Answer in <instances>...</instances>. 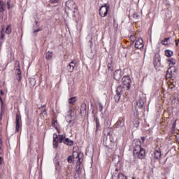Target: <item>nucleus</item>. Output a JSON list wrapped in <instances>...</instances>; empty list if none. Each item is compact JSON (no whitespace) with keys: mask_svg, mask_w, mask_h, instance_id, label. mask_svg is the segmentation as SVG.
I'll return each mask as SVG.
<instances>
[{"mask_svg":"<svg viewBox=\"0 0 179 179\" xmlns=\"http://www.w3.org/2000/svg\"><path fill=\"white\" fill-rule=\"evenodd\" d=\"M65 10L68 15H73V17H76V13H78V6H76L73 0H68L66 1Z\"/></svg>","mask_w":179,"mask_h":179,"instance_id":"obj_1","label":"nucleus"},{"mask_svg":"<svg viewBox=\"0 0 179 179\" xmlns=\"http://www.w3.org/2000/svg\"><path fill=\"white\" fill-rule=\"evenodd\" d=\"M115 135L108 133V135L103 138V145L107 149H113L115 143Z\"/></svg>","mask_w":179,"mask_h":179,"instance_id":"obj_2","label":"nucleus"},{"mask_svg":"<svg viewBox=\"0 0 179 179\" xmlns=\"http://www.w3.org/2000/svg\"><path fill=\"white\" fill-rule=\"evenodd\" d=\"M141 142L140 140H136L134 143V151H133V155H138V152H140L139 157H145V149L142 148L141 147Z\"/></svg>","mask_w":179,"mask_h":179,"instance_id":"obj_3","label":"nucleus"},{"mask_svg":"<svg viewBox=\"0 0 179 179\" xmlns=\"http://www.w3.org/2000/svg\"><path fill=\"white\" fill-rule=\"evenodd\" d=\"M65 141V135H57V134H53V148L54 149H57L58 148V142L59 143H64Z\"/></svg>","mask_w":179,"mask_h":179,"instance_id":"obj_4","label":"nucleus"},{"mask_svg":"<svg viewBox=\"0 0 179 179\" xmlns=\"http://www.w3.org/2000/svg\"><path fill=\"white\" fill-rule=\"evenodd\" d=\"M115 127L118 129V131H124L125 130V117H119L117 122L115 124Z\"/></svg>","mask_w":179,"mask_h":179,"instance_id":"obj_5","label":"nucleus"},{"mask_svg":"<svg viewBox=\"0 0 179 179\" xmlns=\"http://www.w3.org/2000/svg\"><path fill=\"white\" fill-rule=\"evenodd\" d=\"M132 80H131V77L129 76H124L122 78V83L127 89V90H129L131 89V83Z\"/></svg>","mask_w":179,"mask_h":179,"instance_id":"obj_6","label":"nucleus"},{"mask_svg":"<svg viewBox=\"0 0 179 179\" xmlns=\"http://www.w3.org/2000/svg\"><path fill=\"white\" fill-rule=\"evenodd\" d=\"M110 9V6L107 4H103L99 8V15L101 17H106V15L108 14V10Z\"/></svg>","mask_w":179,"mask_h":179,"instance_id":"obj_7","label":"nucleus"},{"mask_svg":"<svg viewBox=\"0 0 179 179\" xmlns=\"http://www.w3.org/2000/svg\"><path fill=\"white\" fill-rule=\"evenodd\" d=\"M122 93H124V91L122 90V87L118 86L116 89V94L114 96V100L115 103L120 102L121 96H122Z\"/></svg>","mask_w":179,"mask_h":179,"instance_id":"obj_8","label":"nucleus"},{"mask_svg":"<svg viewBox=\"0 0 179 179\" xmlns=\"http://www.w3.org/2000/svg\"><path fill=\"white\" fill-rule=\"evenodd\" d=\"M160 61H161L160 55H156L153 60V64L155 69H159V68L162 66V63Z\"/></svg>","mask_w":179,"mask_h":179,"instance_id":"obj_9","label":"nucleus"},{"mask_svg":"<svg viewBox=\"0 0 179 179\" xmlns=\"http://www.w3.org/2000/svg\"><path fill=\"white\" fill-rule=\"evenodd\" d=\"M15 75H17V80L20 82L22 79V71H20L19 62H15Z\"/></svg>","mask_w":179,"mask_h":179,"instance_id":"obj_10","label":"nucleus"},{"mask_svg":"<svg viewBox=\"0 0 179 179\" xmlns=\"http://www.w3.org/2000/svg\"><path fill=\"white\" fill-rule=\"evenodd\" d=\"M143 39H142V38H138L135 43L136 48H138V50H142V48H143Z\"/></svg>","mask_w":179,"mask_h":179,"instance_id":"obj_11","label":"nucleus"},{"mask_svg":"<svg viewBox=\"0 0 179 179\" xmlns=\"http://www.w3.org/2000/svg\"><path fill=\"white\" fill-rule=\"evenodd\" d=\"M113 78L115 80H120L122 78V71L120 69L115 71Z\"/></svg>","mask_w":179,"mask_h":179,"instance_id":"obj_12","label":"nucleus"},{"mask_svg":"<svg viewBox=\"0 0 179 179\" xmlns=\"http://www.w3.org/2000/svg\"><path fill=\"white\" fill-rule=\"evenodd\" d=\"M1 101V112H0V120H2V116L5 114V105H3V101L2 98L0 96Z\"/></svg>","mask_w":179,"mask_h":179,"instance_id":"obj_13","label":"nucleus"},{"mask_svg":"<svg viewBox=\"0 0 179 179\" xmlns=\"http://www.w3.org/2000/svg\"><path fill=\"white\" fill-rule=\"evenodd\" d=\"M15 131L19 132V129L20 128V116L19 115H16V122H15Z\"/></svg>","mask_w":179,"mask_h":179,"instance_id":"obj_14","label":"nucleus"},{"mask_svg":"<svg viewBox=\"0 0 179 179\" xmlns=\"http://www.w3.org/2000/svg\"><path fill=\"white\" fill-rule=\"evenodd\" d=\"M77 156L76 157V159H78V164L76 166L77 169V173L79 174L82 171V169H80V157H79V153L76 152Z\"/></svg>","mask_w":179,"mask_h":179,"instance_id":"obj_15","label":"nucleus"},{"mask_svg":"<svg viewBox=\"0 0 179 179\" xmlns=\"http://www.w3.org/2000/svg\"><path fill=\"white\" fill-rule=\"evenodd\" d=\"M145 104V101L142 98H139L136 102V107L138 108H143V105Z\"/></svg>","mask_w":179,"mask_h":179,"instance_id":"obj_16","label":"nucleus"},{"mask_svg":"<svg viewBox=\"0 0 179 179\" xmlns=\"http://www.w3.org/2000/svg\"><path fill=\"white\" fill-rule=\"evenodd\" d=\"M75 66H76V63L75 60H73L68 66L69 72H73V69H75Z\"/></svg>","mask_w":179,"mask_h":179,"instance_id":"obj_17","label":"nucleus"},{"mask_svg":"<svg viewBox=\"0 0 179 179\" xmlns=\"http://www.w3.org/2000/svg\"><path fill=\"white\" fill-rule=\"evenodd\" d=\"M52 57H54V54L52 53V52H46L45 58L48 61H51V59H52Z\"/></svg>","mask_w":179,"mask_h":179,"instance_id":"obj_18","label":"nucleus"},{"mask_svg":"<svg viewBox=\"0 0 179 179\" xmlns=\"http://www.w3.org/2000/svg\"><path fill=\"white\" fill-rule=\"evenodd\" d=\"M64 145H67L68 146H73V141L69 139V138H64Z\"/></svg>","mask_w":179,"mask_h":179,"instance_id":"obj_19","label":"nucleus"},{"mask_svg":"<svg viewBox=\"0 0 179 179\" xmlns=\"http://www.w3.org/2000/svg\"><path fill=\"white\" fill-rule=\"evenodd\" d=\"M80 113L81 114H86V103H81Z\"/></svg>","mask_w":179,"mask_h":179,"instance_id":"obj_20","label":"nucleus"},{"mask_svg":"<svg viewBox=\"0 0 179 179\" xmlns=\"http://www.w3.org/2000/svg\"><path fill=\"white\" fill-rule=\"evenodd\" d=\"M155 159L159 160L162 157V152L159 150H157L154 152Z\"/></svg>","mask_w":179,"mask_h":179,"instance_id":"obj_21","label":"nucleus"},{"mask_svg":"<svg viewBox=\"0 0 179 179\" xmlns=\"http://www.w3.org/2000/svg\"><path fill=\"white\" fill-rule=\"evenodd\" d=\"M94 121L96 124V132H97V131H99V128H100V120H99V118L95 117Z\"/></svg>","mask_w":179,"mask_h":179,"instance_id":"obj_22","label":"nucleus"},{"mask_svg":"<svg viewBox=\"0 0 179 179\" xmlns=\"http://www.w3.org/2000/svg\"><path fill=\"white\" fill-rule=\"evenodd\" d=\"M165 55H166V57H173V55H174V52L171 50H166L165 51Z\"/></svg>","mask_w":179,"mask_h":179,"instance_id":"obj_23","label":"nucleus"},{"mask_svg":"<svg viewBox=\"0 0 179 179\" xmlns=\"http://www.w3.org/2000/svg\"><path fill=\"white\" fill-rule=\"evenodd\" d=\"M168 64L169 65H176V59H174L173 58H171L169 59H168Z\"/></svg>","mask_w":179,"mask_h":179,"instance_id":"obj_24","label":"nucleus"},{"mask_svg":"<svg viewBox=\"0 0 179 179\" xmlns=\"http://www.w3.org/2000/svg\"><path fill=\"white\" fill-rule=\"evenodd\" d=\"M131 17L135 19V20H136V22H138V20H139V15L138 14V13H134V14H132Z\"/></svg>","mask_w":179,"mask_h":179,"instance_id":"obj_25","label":"nucleus"},{"mask_svg":"<svg viewBox=\"0 0 179 179\" xmlns=\"http://www.w3.org/2000/svg\"><path fill=\"white\" fill-rule=\"evenodd\" d=\"M6 34H10L12 33V29L10 28V25H8L6 28Z\"/></svg>","mask_w":179,"mask_h":179,"instance_id":"obj_26","label":"nucleus"},{"mask_svg":"<svg viewBox=\"0 0 179 179\" xmlns=\"http://www.w3.org/2000/svg\"><path fill=\"white\" fill-rule=\"evenodd\" d=\"M76 101V97L73 96L70 99H69V104H73Z\"/></svg>","mask_w":179,"mask_h":179,"instance_id":"obj_27","label":"nucleus"},{"mask_svg":"<svg viewBox=\"0 0 179 179\" xmlns=\"http://www.w3.org/2000/svg\"><path fill=\"white\" fill-rule=\"evenodd\" d=\"M42 30H43L42 27L38 28L37 29L34 30V31H33L34 36H37V34H36V33H38V31H41Z\"/></svg>","mask_w":179,"mask_h":179,"instance_id":"obj_28","label":"nucleus"},{"mask_svg":"<svg viewBox=\"0 0 179 179\" xmlns=\"http://www.w3.org/2000/svg\"><path fill=\"white\" fill-rule=\"evenodd\" d=\"M29 83L32 87H34L36 86V79L32 78L30 80Z\"/></svg>","mask_w":179,"mask_h":179,"instance_id":"obj_29","label":"nucleus"},{"mask_svg":"<svg viewBox=\"0 0 179 179\" xmlns=\"http://www.w3.org/2000/svg\"><path fill=\"white\" fill-rule=\"evenodd\" d=\"M58 121H57V120L53 119L52 120V126L55 128V127H58Z\"/></svg>","mask_w":179,"mask_h":179,"instance_id":"obj_30","label":"nucleus"},{"mask_svg":"<svg viewBox=\"0 0 179 179\" xmlns=\"http://www.w3.org/2000/svg\"><path fill=\"white\" fill-rule=\"evenodd\" d=\"M1 40L5 41V33H3V29L1 30Z\"/></svg>","mask_w":179,"mask_h":179,"instance_id":"obj_31","label":"nucleus"},{"mask_svg":"<svg viewBox=\"0 0 179 179\" xmlns=\"http://www.w3.org/2000/svg\"><path fill=\"white\" fill-rule=\"evenodd\" d=\"M3 153V149H2V138L0 137V155Z\"/></svg>","mask_w":179,"mask_h":179,"instance_id":"obj_32","label":"nucleus"},{"mask_svg":"<svg viewBox=\"0 0 179 179\" xmlns=\"http://www.w3.org/2000/svg\"><path fill=\"white\" fill-rule=\"evenodd\" d=\"M117 179H127V176L122 173H119L117 176Z\"/></svg>","mask_w":179,"mask_h":179,"instance_id":"obj_33","label":"nucleus"},{"mask_svg":"<svg viewBox=\"0 0 179 179\" xmlns=\"http://www.w3.org/2000/svg\"><path fill=\"white\" fill-rule=\"evenodd\" d=\"M139 155H141V151L137 152V154H133V156H134V157H138V159H144L145 157H141L139 156Z\"/></svg>","mask_w":179,"mask_h":179,"instance_id":"obj_34","label":"nucleus"},{"mask_svg":"<svg viewBox=\"0 0 179 179\" xmlns=\"http://www.w3.org/2000/svg\"><path fill=\"white\" fill-rule=\"evenodd\" d=\"M73 160V157H72V156H69L67 158V162H69V163H72Z\"/></svg>","mask_w":179,"mask_h":179,"instance_id":"obj_35","label":"nucleus"},{"mask_svg":"<svg viewBox=\"0 0 179 179\" xmlns=\"http://www.w3.org/2000/svg\"><path fill=\"white\" fill-rule=\"evenodd\" d=\"M134 127L136 128H138V127H139V121L136 120V121L134 122Z\"/></svg>","mask_w":179,"mask_h":179,"instance_id":"obj_36","label":"nucleus"},{"mask_svg":"<svg viewBox=\"0 0 179 179\" xmlns=\"http://www.w3.org/2000/svg\"><path fill=\"white\" fill-rule=\"evenodd\" d=\"M112 64H113V62H111V63H108V69H110V71H113V69H112V68H113Z\"/></svg>","mask_w":179,"mask_h":179,"instance_id":"obj_37","label":"nucleus"},{"mask_svg":"<svg viewBox=\"0 0 179 179\" xmlns=\"http://www.w3.org/2000/svg\"><path fill=\"white\" fill-rule=\"evenodd\" d=\"M99 106V111H102L103 110V104H101V103L99 102L98 103Z\"/></svg>","mask_w":179,"mask_h":179,"instance_id":"obj_38","label":"nucleus"},{"mask_svg":"<svg viewBox=\"0 0 179 179\" xmlns=\"http://www.w3.org/2000/svg\"><path fill=\"white\" fill-rule=\"evenodd\" d=\"M130 39L131 41H133V43H134V41H135L136 40V38H135V36H134V35L130 36Z\"/></svg>","mask_w":179,"mask_h":179,"instance_id":"obj_39","label":"nucleus"},{"mask_svg":"<svg viewBox=\"0 0 179 179\" xmlns=\"http://www.w3.org/2000/svg\"><path fill=\"white\" fill-rule=\"evenodd\" d=\"M170 37H169V38H165L164 39V41H163V43H168L169 42V40H170Z\"/></svg>","mask_w":179,"mask_h":179,"instance_id":"obj_40","label":"nucleus"},{"mask_svg":"<svg viewBox=\"0 0 179 179\" xmlns=\"http://www.w3.org/2000/svg\"><path fill=\"white\" fill-rule=\"evenodd\" d=\"M58 1H59V0H50V3H57V2H58Z\"/></svg>","mask_w":179,"mask_h":179,"instance_id":"obj_41","label":"nucleus"},{"mask_svg":"<svg viewBox=\"0 0 179 179\" xmlns=\"http://www.w3.org/2000/svg\"><path fill=\"white\" fill-rule=\"evenodd\" d=\"M0 12H5V8L3 6H0Z\"/></svg>","mask_w":179,"mask_h":179,"instance_id":"obj_42","label":"nucleus"},{"mask_svg":"<svg viewBox=\"0 0 179 179\" xmlns=\"http://www.w3.org/2000/svg\"><path fill=\"white\" fill-rule=\"evenodd\" d=\"M170 69H171V68L168 69V71H166V75H169V74L171 73V70H170Z\"/></svg>","mask_w":179,"mask_h":179,"instance_id":"obj_43","label":"nucleus"},{"mask_svg":"<svg viewBox=\"0 0 179 179\" xmlns=\"http://www.w3.org/2000/svg\"><path fill=\"white\" fill-rule=\"evenodd\" d=\"M55 128L59 134H61V131H59V129L58 128V127H55Z\"/></svg>","mask_w":179,"mask_h":179,"instance_id":"obj_44","label":"nucleus"},{"mask_svg":"<svg viewBox=\"0 0 179 179\" xmlns=\"http://www.w3.org/2000/svg\"><path fill=\"white\" fill-rule=\"evenodd\" d=\"M117 173H118V169L116 168L115 172L113 173V176L114 174H117Z\"/></svg>","mask_w":179,"mask_h":179,"instance_id":"obj_45","label":"nucleus"},{"mask_svg":"<svg viewBox=\"0 0 179 179\" xmlns=\"http://www.w3.org/2000/svg\"><path fill=\"white\" fill-rule=\"evenodd\" d=\"M8 9H10V4H9V1L7 2Z\"/></svg>","mask_w":179,"mask_h":179,"instance_id":"obj_46","label":"nucleus"},{"mask_svg":"<svg viewBox=\"0 0 179 179\" xmlns=\"http://www.w3.org/2000/svg\"><path fill=\"white\" fill-rule=\"evenodd\" d=\"M163 45H169V42H164Z\"/></svg>","mask_w":179,"mask_h":179,"instance_id":"obj_47","label":"nucleus"},{"mask_svg":"<svg viewBox=\"0 0 179 179\" xmlns=\"http://www.w3.org/2000/svg\"><path fill=\"white\" fill-rule=\"evenodd\" d=\"M2 162H3V159L0 157V164H2Z\"/></svg>","mask_w":179,"mask_h":179,"instance_id":"obj_48","label":"nucleus"},{"mask_svg":"<svg viewBox=\"0 0 179 179\" xmlns=\"http://www.w3.org/2000/svg\"><path fill=\"white\" fill-rule=\"evenodd\" d=\"M0 94H1V96H3L4 93L3 90H0Z\"/></svg>","mask_w":179,"mask_h":179,"instance_id":"obj_49","label":"nucleus"},{"mask_svg":"<svg viewBox=\"0 0 179 179\" xmlns=\"http://www.w3.org/2000/svg\"><path fill=\"white\" fill-rule=\"evenodd\" d=\"M0 6H3V2L0 1Z\"/></svg>","mask_w":179,"mask_h":179,"instance_id":"obj_50","label":"nucleus"},{"mask_svg":"<svg viewBox=\"0 0 179 179\" xmlns=\"http://www.w3.org/2000/svg\"><path fill=\"white\" fill-rule=\"evenodd\" d=\"M176 121L175 120V122H174L173 124V128H176Z\"/></svg>","mask_w":179,"mask_h":179,"instance_id":"obj_51","label":"nucleus"},{"mask_svg":"<svg viewBox=\"0 0 179 179\" xmlns=\"http://www.w3.org/2000/svg\"><path fill=\"white\" fill-rule=\"evenodd\" d=\"M35 22H36V27H38V22L35 21Z\"/></svg>","mask_w":179,"mask_h":179,"instance_id":"obj_52","label":"nucleus"},{"mask_svg":"<svg viewBox=\"0 0 179 179\" xmlns=\"http://www.w3.org/2000/svg\"><path fill=\"white\" fill-rule=\"evenodd\" d=\"M43 113H47V110L45 109H44Z\"/></svg>","mask_w":179,"mask_h":179,"instance_id":"obj_53","label":"nucleus"},{"mask_svg":"<svg viewBox=\"0 0 179 179\" xmlns=\"http://www.w3.org/2000/svg\"><path fill=\"white\" fill-rule=\"evenodd\" d=\"M176 45H178V42H176Z\"/></svg>","mask_w":179,"mask_h":179,"instance_id":"obj_54","label":"nucleus"},{"mask_svg":"<svg viewBox=\"0 0 179 179\" xmlns=\"http://www.w3.org/2000/svg\"><path fill=\"white\" fill-rule=\"evenodd\" d=\"M57 164H58V166H59V162H57Z\"/></svg>","mask_w":179,"mask_h":179,"instance_id":"obj_55","label":"nucleus"},{"mask_svg":"<svg viewBox=\"0 0 179 179\" xmlns=\"http://www.w3.org/2000/svg\"><path fill=\"white\" fill-rule=\"evenodd\" d=\"M143 141H145V137H143Z\"/></svg>","mask_w":179,"mask_h":179,"instance_id":"obj_56","label":"nucleus"},{"mask_svg":"<svg viewBox=\"0 0 179 179\" xmlns=\"http://www.w3.org/2000/svg\"><path fill=\"white\" fill-rule=\"evenodd\" d=\"M66 173L67 176H68V174H69V173H68V171H66Z\"/></svg>","mask_w":179,"mask_h":179,"instance_id":"obj_57","label":"nucleus"},{"mask_svg":"<svg viewBox=\"0 0 179 179\" xmlns=\"http://www.w3.org/2000/svg\"><path fill=\"white\" fill-rule=\"evenodd\" d=\"M0 17H1V14H0Z\"/></svg>","mask_w":179,"mask_h":179,"instance_id":"obj_58","label":"nucleus"}]
</instances>
